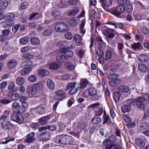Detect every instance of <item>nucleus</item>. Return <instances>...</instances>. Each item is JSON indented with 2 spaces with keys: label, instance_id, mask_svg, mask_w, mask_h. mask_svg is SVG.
<instances>
[{
  "label": "nucleus",
  "instance_id": "nucleus-39",
  "mask_svg": "<svg viewBox=\"0 0 149 149\" xmlns=\"http://www.w3.org/2000/svg\"><path fill=\"white\" fill-rule=\"evenodd\" d=\"M15 139V138H10V137L8 136L3 139V140H6L5 141H1L0 140V144H7L9 142L13 141Z\"/></svg>",
  "mask_w": 149,
  "mask_h": 149
},
{
  "label": "nucleus",
  "instance_id": "nucleus-48",
  "mask_svg": "<svg viewBox=\"0 0 149 149\" xmlns=\"http://www.w3.org/2000/svg\"><path fill=\"white\" fill-rule=\"evenodd\" d=\"M68 42L66 41H60L57 44V46L60 49L63 47L64 46H66L68 44Z\"/></svg>",
  "mask_w": 149,
  "mask_h": 149
},
{
  "label": "nucleus",
  "instance_id": "nucleus-9",
  "mask_svg": "<svg viewBox=\"0 0 149 149\" xmlns=\"http://www.w3.org/2000/svg\"><path fill=\"white\" fill-rule=\"evenodd\" d=\"M100 104L98 102H96L95 103L92 104L89 106L90 108H92L96 111L97 109H98L99 110H97V112L96 113V115L98 116H101L103 110L102 108L100 107Z\"/></svg>",
  "mask_w": 149,
  "mask_h": 149
},
{
  "label": "nucleus",
  "instance_id": "nucleus-46",
  "mask_svg": "<svg viewBox=\"0 0 149 149\" xmlns=\"http://www.w3.org/2000/svg\"><path fill=\"white\" fill-rule=\"evenodd\" d=\"M73 39L75 42L78 44L81 43L82 40L81 36L78 34L75 35L74 36Z\"/></svg>",
  "mask_w": 149,
  "mask_h": 149
},
{
  "label": "nucleus",
  "instance_id": "nucleus-19",
  "mask_svg": "<svg viewBox=\"0 0 149 149\" xmlns=\"http://www.w3.org/2000/svg\"><path fill=\"white\" fill-rule=\"evenodd\" d=\"M17 64V61L14 59H12L9 60L7 63V66L8 67L12 69L14 68Z\"/></svg>",
  "mask_w": 149,
  "mask_h": 149
},
{
  "label": "nucleus",
  "instance_id": "nucleus-37",
  "mask_svg": "<svg viewBox=\"0 0 149 149\" xmlns=\"http://www.w3.org/2000/svg\"><path fill=\"white\" fill-rule=\"evenodd\" d=\"M89 95L91 97L95 96L97 94V91L95 88L90 87L88 89Z\"/></svg>",
  "mask_w": 149,
  "mask_h": 149
},
{
  "label": "nucleus",
  "instance_id": "nucleus-16",
  "mask_svg": "<svg viewBox=\"0 0 149 149\" xmlns=\"http://www.w3.org/2000/svg\"><path fill=\"white\" fill-rule=\"evenodd\" d=\"M149 127L148 124L146 123H143L138 127L139 130L142 133L148 129Z\"/></svg>",
  "mask_w": 149,
  "mask_h": 149
},
{
  "label": "nucleus",
  "instance_id": "nucleus-14",
  "mask_svg": "<svg viewBox=\"0 0 149 149\" xmlns=\"http://www.w3.org/2000/svg\"><path fill=\"white\" fill-rule=\"evenodd\" d=\"M50 136V134L49 132H45L39 134L38 138L39 139L42 141L49 139Z\"/></svg>",
  "mask_w": 149,
  "mask_h": 149
},
{
  "label": "nucleus",
  "instance_id": "nucleus-64",
  "mask_svg": "<svg viewBox=\"0 0 149 149\" xmlns=\"http://www.w3.org/2000/svg\"><path fill=\"white\" fill-rule=\"evenodd\" d=\"M122 117L123 119L126 123H130L131 121V119L130 117L126 115H123Z\"/></svg>",
  "mask_w": 149,
  "mask_h": 149
},
{
  "label": "nucleus",
  "instance_id": "nucleus-29",
  "mask_svg": "<svg viewBox=\"0 0 149 149\" xmlns=\"http://www.w3.org/2000/svg\"><path fill=\"white\" fill-rule=\"evenodd\" d=\"M79 12V10L77 8H75L71 10L68 13V15L70 16H73L77 15Z\"/></svg>",
  "mask_w": 149,
  "mask_h": 149
},
{
  "label": "nucleus",
  "instance_id": "nucleus-33",
  "mask_svg": "<svg viewBox=\"0 0 149 149\" xmlns=\"http://www.w3.org/2000/svg\"><path fill=\"white\" fill-rule=\"evenodd\" d=\"M114 30L110 29H106V32L108 38H112L114 37Z\"/></svg>",
  "mask_w": 149,
  "mask_h": 149
},
{
  "label": "nucleus",
  "instance_id": "nucleus-45",
  "mask_svg": "<svg viewBox=\"0 0 149 149\" xmlns=\"http://www.w3.org/2000/svg\"><path fill=\"white\" fill-rule=\"evenodd\" d=\"M68 5V3L66 1L62 0L58 3V6L59 8H63L67 7Z\"/></svg>",
  "mask_w": 149,
  "mask_h": 149
},
{
  "label": "nucleus",
  "instance_id": "nucleus-18",
  "mask_svg": "<svg viewBox=\"0 0 149 149\" xmlns=\"http://www.w3.org/2000/svg\"><path fill=\"white\" fill-rule=\"evenodd\" d=\"M79 20L78 18L74 17L71 19L69 22V25L72 27H75L79 24Z\"/></svg>",
  "mask_w": 149,
  "mask_h": 149
},
{
  "label": "nucleus",
  "instance_id": "nucleus-55",
  "mask_svg": "<svg viewBox=\"0 0 149 149\" xmlns=\"http://www.w3.org/2000/svg\"><path fill=\"white\" fill-rule=\"evenodd\" d=\"M101 2L106 6H109L111 5L112 0H100Z\"/></svg>",
  "mask_w": 149,
  "mask_h": 149
},
{
  "label": "nucleus",
  "instance_id": "nucleus-26",
  "mask_svg": "<svg viewBox=\"0 0 149 149\" xmlns=\"http://www.w3.org/2000/svg\"><path fill=\"white\" fill-rule=\"evenodd\" d=\"M53 31L52 28L48 27L43 31L42 33L44 36H49L52 34Z\"/></svg>",
  "mask_w": 149,
  "mask_h": 149
},
{
  "label": "nucleus",
  "instance_id": "nucleus-17",
  "mask_svg": "<svg viewBox=\"0 0 149 149\" xmlns=\"http://www.w3.org/2000/svg\"><path fill=\"white\" fill-rule=\"evenodd\" d=\"M135 143L136 145L140 148V149H143L145 146V143L143 141L139 138L136 139Z\"/></svg>",
  "mask_w": 149,
  "mask_h": 149
},
{
  "label": "nucleus",
  "instance_id": "nucleus-7",
  "mask_svg": "<svg viewBox=\"0 0 149 149\" xmlns=\"http://www.w3.org/2000/svg\"><path fill=\"white\" fill-rule=\"evenodd\" d=\"M12 109L18 114H22L25 112V110H22L20 104L17 102H14L12 105Z\"/></svg>",
  "mask_w": 149,
  "mask_h": 149
},
{
  "label": "nucleus",
  "instance_id": "nucleus-34",
  "mask_svg": "<svg viewBox=\"0 0 149 149\" xmlns=\"http://www.w3.org/2000/svg\"><path fill=\"white\" fill-rule=\"evenodd\" d=\"M56 60L57 61L61 63H64L67 60V59L65 58V56H56Z\"/></svg>",
  "mask_w": 149,
  "mask_h": 149
},
{
  "label": "nucleus",
  "instance_id": "nucleus-22",
  "mask_svg": "<svg viewBox=\"0 0 149 149\" xmlns=\"http://www.w3.org/2000/svg\"><path fill=\"white\" fill-rule=\"evenodd\" d=\"M47 86L49 89L53 90L55 88V84L53 80L48 79L47 81Z\"/></svg>",
  "mask_w": 149,
  "mask_h": 149
},
{
  "label": "nucleus",
  "instance_id": "nucleus-28",
  "mask_svg": "<svg viewBox=\"0 0 149 149\" xmlns=\"http://www.w3.org/2000/svg\"><path fill=\"white\" fill-rule=\"evenodd\" d=\"M2 26L3 27L6 28L12 26L14 24L13 20H6L3 22Z\"/></svg>",
  "mask_w": 149,
  "mask_h": 149
},
{
  "label": "nucleus",
  "instance_id": "nucleus-20",
  "mask_svg": "<svg viewBox=\"0 0 149 149\" xmlns=\"http://www.w3.org/2000/svg\"><path fill=\"white\" fill-rule=\"evenodd\" d=\"M56 142L61 144H65V135H61L57 136Z\"/></svg>",
  "mask_w": 149,
  "mask_h": 149
},
{
  "label": "nucleus",
  "instance_id": "nucleus-51",
  "mask_svg": "<svg viewBox=\"0 0 149 149\" xmlns=\"http://www.w3.org/2000/svg\"><path fill=\"white\" fill-rule=\"evenodd\" d=\"M59 66L60 65L59 64L53 62L49 65V68L51 69L56 70L58 68Z\"/></svg>",
  "mask_w": 149,
  "mask_h": 149
},
{
  "label": "nucleus",
  "instance_id": "nucleus-10",
  "mask_svg": "<svg viewBox=\"0 0 149 149\" xmlns=\"http://www.w3.org/2000/svg\"><path fill=\"white\" fill-rule=\"evenodd\" d=\"M37 92L36 90L33 85L28 86L26 88V93L29 97H32Z\"/></svg>",
  "mask_w": 149,
  "mask_h": 149
},
{
  "label": "nucleus",
  "instance_id": "nucleus-5",
  "mask_svg": "<svg viewBox=\"0 0 149 149\" xmlns=\"http://www.w3.org/2000/svg\"><path fill=\"white\" fill-rule=\"evenodd\" d=\"M125 10V7L122 5H118L115 9H112L111 10V13L114 15L118 17L119 13H123Z\"/></svg>",
  "mask_w": 149,
  "mask_h": 149
},
{
  "label": "nucleus",
  "instance_id": "nucleus-54",
  "mask_svg": "<svg viewBox=\"0 0 149 149\" xmlns=\"http://www.w3.org/2000/svg\"><path fill=\"white\" fill-rule=\"evenodd\" d=\"M8 6V2L7 1H5L2 2L0 4V8L2 10H5Z\"/></svg>",
  "mask_w": 149,
  "mask_h": 149
},
{
  "label": "nucleus",
  "instance_id": "nucleus-31",
  "mask_svg": "<svg viewBox=\"0 0 149 149\" xmlns=\"http://www.w3.org/2000/svg\"><path fill=\"white\" fill-rule=\"evenodd\" d=\"M121 82V80L119 79H116L113 80L109 82V85L111 86H115L120 84Z\"/></svg>",
  "mask_w": 149,
  "mask_h": 149
},
{
  "label": "nucleus",
  "instance_id": "nucleus-36",
  "mask_svg": "<svg viewBox=\"0 0 149 149\" xmlns=\"http://www.w3.org/2000/svg\"><path fill=\"white\" fill-rule=\"evenodd\" d=\"M33 63L31 61H27L22 63L20 65L21 68L31 67L33 65Z\"/></svg>",
  "mask_w": 149,
  "mask_h": 149
},
{
  "label": "nucleus",
  "instance_id": "nucleus-2",
  "mask_svg": "<svg viewBox=\"0 0 149 149\" xmlns=\"http://www.w3.org/2000/svg\"><path fill=\"white\" fill-rule=\"evenodd\" d=\"M133 101V99H130L125 101L123 102V105L121 107L122 111L123 113H126L131 111V104H134Z\"/></svg>",
  "mask_w": 149,
  "mask_h": 149
},
{
  "label": "nucleus",
  "instance_id": "nucleus-61",
  "mask_svg": "<svg viewBox=\"0 0 149 149\" xmlns=\"http://www.w3.org/2000/svg\"><path fill=\"white\" fill-rule=\"evenodd\" d=\"M36 111L39 114H42L44 113L45 109L41 106L38 107L36 108Z\"/></svg>",
  "mask_w": 149,
  "mask_h": 149
},
{
  "label": "nucleus",
  "instance_id": "nucleus-13",
  "mask_svg": "<svg viewBox=\"0 0 149 149\" xmlns=\"http://www.w3.org/2000/svg\"><path fill=\"white\" fill-rule=\"evenodd\" d=\"M51 118L50 115L43 116L39 119V123L41 125H45L47 124L48 121Z\"/></svg>",
  "mask_w": 149,
  "mask_h": 149
},
{
  "label": "nucleus",
  "instance_id": "nucleus-38",
  "mask_svg": "<svg viewBox=\"0 0 149 149\" xmlns=\"http://www.w3.org/2000/svg\"><path fill=\"white\" fill-rule=\"evenodd\" d=\"M38 73L40 76H46L49 74V72L45 69H40L38 70Z\"/></svg>",
  "mask_w": 149,
  "mask_h": 149
},
{
  "label": "nucleus",
  "instance_id": "nucleus-60",
  "mask_svg": "<svg viewBox=\"0 0 149 149\" xmlns=\"http://www.w3.org/2000/svg\"><path fill=\"white\" fill-rule=\"evenodd\" d=\"M91 14L94 18L99 19L100 17V15L99 13L94 10L92 11Z\"/></svg>",
  "mask_w": 149,
  "mask_h": 149
},
{
  "label": "nucleus",
  "instance_id": "nucleus-63",
  "mask_svg": "<svg viewBox=\"0 0 149 149\" xmlns=\"http://www.w3.org/2000/svg\"><path fill=\"white\" fill-rule=\"evenodd\" d=\"M31 49V47L28 45L25 46L22 48L21 50V52L22 53H25L28 52Z\"/></svg>",
  "mask_w": 149,
  "mask_h": 149
},
{
  "label": "nucleus",
  "instance_id": "nucleus-25",
  "mask_svg": "<svg viewBox=\"0 0 149 149\" xmlns=\"http://www.w3.org/2000/svg\"><path fill=\"white\" fill-rule=\"evenodd\" d=\"M103 144L106 149H111L114 145L108 139L104 140L103 142Z\"/></svg>",
  "mask_w": 149,
  "mask_h": 149
},
{
  "label": "nucleus",
  "instance_id": "nucleus-57",
  "mask_svg": "<svg viewBox=\"0 0 149 149\" xmlns=\"http://www.w3.org/2000/svg\"><path fill=\"white\" fill-rule=\"evenodd\" d=\"M98 45L97 48L98 49H104L106 47V45L105 42L103 41L97 44Z\"/></svg>",
  "mask_w": 149,
  "mask_h": 149
},
{
  "label": "nucleus",
  "instance_id": "nucleus-56",
  "mask_svg": "<svg viewBox=\"0 0 149 149\" xmlns=\"http://www.w3.org/2000/svg\"><path fill=\"white\" fill-rule=\"evenodd\" d=\"M100 121V118L97 116H95L93 118L92 120V123L94 124H97L99 123Z\"/></svg>",
  "mask_w": 149,
  "mask_h": 149
},
{
  "label": "nucleus",
  "instance_id": "nucleus-50",
  "mask_svg": "<svg viewBox=\"0 0 149 149\" xmlns=\"http://www.w3.org/2000/svg\"><path fill=\"white\" fill-rule=\"evenodd\" d=\"M29 5V4L27 2L24 1L21 4L19 8L21 10H25L28 8Z\"/></svg>",
  "mask_w": 149,
  "mask_h": 149
},
{
  "label": "nucleus",
  "instance_id": "nucleus-15",
  "mask_svg": "<svg viewBox=\"0 0 149 149\" xmlns=\"http://www.w3.org/2000/svg\"><path fill=\"white\" fill-rule=\"evenodd\" d=\"M35 133L34 132H32L29 133L26 136V139L25 141L27 143H31L35 140L34 138Z\"/></svg>",
  "mask_w": 149,
  "mask_h": 149
},
{
  "label": "nucleus",
  "instance_id": "nucleus-8",
  "mask_svg": "<svg viewBox=\"0 0 149 149\" xmlns=\"http://www.w3.org/2000/svg\"><path fill=\"white\" fill-rule=\"evenodd\" d=\"M55 98L58 101H62L66 97L65 92L60 90L55 92Z\"/></svg>",
  "mask_w": 149,
  "mask_h": 149
},
{
  "label": "nucleus",
  "instance_id": "nucleus-35",
  "mask_svg": "<svg viewBox=\"0 0 149 149\" xmlns=\"http://www.w3.org/2000/svg\"><path fill=\"white\" fill-rule=\"evenodd\" d=\"M85 24V21L82 20L81 21V23L79 26V32L83 34H84L85 33L86 31L84 29V27Z\"/></svg>",
  "mask_w": 149,
  "mask_h": 149
},
{
  "label": "nucleus",
  "instance_id": "nucleus-52",
  "mask_svg": "<svg viewBox=\"0 0 149 149\" xmlns=\"http://www.w3.org/2000/svg\"><path fill=\"white\" fill-rule=\"evenodd\" d=\"M28 79L31 83L36 82L37 81V76L34 74L31 75L29 77Z\"/></svg>",
  "mask_w": 149,
  "mask_h": 149
},
{
  "label": "nucleus",
  "instance_id": "nucleus-47",
  "mask_svg": "<svg viewBox=\"0 0 149 149\" xmlns=\"http://www.w3.org/2000/svg\"><path fill=\"white\" fill-rule=\"evenodd\" d=\"M29 41V38L27 37H23L21 38L19 40L20 44L25 45Z\"/></svg>",
  "mask_w": 149,
  "mask_h": 149
},
{
  "label": "nucleus",
  "instance_id": "nucleus-49",
  "mask_svg": "<svg viewBox=\"0 0 149 149\" xmlns=\"http://www.w3.org/2000/svg\"><path fill=\"white\" fill-rule=\"evenodd\" d=\"M73 140V138L72 136L69 135H65V144L72 143Z\"/></svg>",
  "mask_w": 149,
  "mask_h": 149
},
{
  "label": "nucleus",
  "instance_id": "nucleus-11",
  "mask_svg": "<svg viewBox=\"0 0 149 149\" xmlns=\"http://www.w3.org/2000/svg\"><path fill=\"white\" fill-rule=\"evenodd\" d=\"M60 51L62 55L65 56V58L71 57L74 55L73 52L72 51L68 50L66 48L61 49Z\"/></svg>",
  "mask_w": 149,
  "mask_h": 149
},
{
  "label": "nucleus",
  "instance_id": "nucleus-43",
  "mask_svg": "<svg viewBox=\"0 0 149 149\" xmlns=\"http://www.w3.org/2000/svg\"><path fill=\"white\" fill-rule=\"evenodd\" d=\"M119 77V75L117 74L113 73L108 75L107 77V79L109 80H113Z\"/></svg>",
  "mask_w": 149,
  "mask_h": 149
},
{
  "label": "nucleus",
  "instance_id": "nucleus-59",
  "mask_svg": "<svg viewBox=\"0 0 149 149\" xmlns=\"http://www.w3.org/2000/svg\"><path fill=\"white\" fill-rule=\"evenodd\" d=\"M118 50L121 54H122V51L124 47L123 43H118L117 45Z\"/></svg>",
  "mask_w": 149,
  "mask_h": 149
},
{
  "label": "nucleus",
  "instance_id": "nucleus-6",
  "mask_svg": "<svg viewBox=\"0 0 149 149\" xmlns=\"http://www.w3.org/2000/svg\"><path fill=\"white\" fill-rule=\"evenodd\" d=\"M17 113L14 112L11 116L12 120L19 124H22L24 121L23 117L21 115H19Z\"/></svg>",
  "mask_w": 149,
  "mask_h": 149
},
{
  "label": "nucleus",
  "instance_id": "nucleus-44",
  "mask_svg": "<svg viewBox=\"0 0 149 149\" xmlns=\"http://www.w3.org/2000/svg\"><path fill=\"white\" fill-rule=\"evenodd\" d=\"M34 88L37 91H40L42 90L43 87V84L41 83H38L33 85Z\"/></svg>",
  "mask_w": 149,
  "mask_h": 149
},
{
  "label": "nucleus",
  "instance_id": "nucleus-40",
  "mask_svg": "<svg viewBox=\"0 0 149 149\" xmlns=\"http://www.w3.org/2000/svg\"><path fill=\"white\" fill-rule=\"evenodd\" d=\"M30 41L31 44L34 45H38L40 43L39 39L36 37L31 38L30 39Z\"/></svg>",
  "mask_w": 149,
  "mask_h": 149
},
{
  "label": "nucleus",
  "instance_id": "nucleus-3",
  "mask_svg": "<svg viewBox=\"0 0 149 149\" xmlns=\"http://www.w3.org/2000/svg\"><path fill=\"white\" fill-rule=\"evenodd\" d=\"M134 100V104L136 102V107L139 110H143L145 108V106L143 102L145 101V99L142 97H140L136 99H133Z\"/></svg>",
  "mask_w": 149,
  "mask_h": 149
},
{
  "label": "nucleus",
  "instance_id": "nucleus-21",
  "mask_svg": "<svg viewBox=\"0 0 149 149\" xmlns=\"http://www.w3.org/2000/svg\"><path fill=\"white\" fill-rule=\"evenodd\" d=\"M113 55L112 52L110 49H107L105 52L104 59L105 60H108L112 58Z\"/></svg>",
  "mask_w": 149,
  "mask_h": 149
},
{
  "label": "nucleus",
  "instance_id": "nucleus-4",
  "mask_svg": "<svg viewBox=\"0 0 149 149\" xmlns=\"http://www.w3.org/2000/svg\"><path fill=\"white\" fill-rule=\"evenodd\" d=\"M56 31L58 32H64L69 30L67 25L64 23H59L55 26Z\"/></svg>",
  "mask_w": 149,
  "mask_h": 149
},
{
  "label": "nucleus",
  "instance_id": "nucleus-30",
  "mask_svg": "<svg viewBox=\"0 0 149 149\" xmlns=\"http://www.w3.org/2000/svg\"><path fill=\"white\" fill-rule=\"evenodd\" d=\"M138 68L140 71L143 72H147L149 71L148 68L143 64H139L138 65Z\"/></svg>",
  "mask_w": 149,
  "mask_h": 149
},
{
  "label": "nucleus",
  "instance_id": "nucleus-23",
  "mask_svg": "<svg viewBox=\"0 0 149 149\" xmlns=\"http://www.w3.org/2000/svg\"><path fill=\"white\" fill-rule=\"evenodd\" d=\"M139 61L142 63H146L148 61V56L144 54H141L139 56Z\"/></svg>",
  "mask_w": 149,
  "mask_h": 149
},
{
  "label": "nucleus",
  "instance_id": "nucleus-1",
  "mask_svg": "<svg viewBox=\"0 0 149 149\" xmlns=\"http://www.w3.org/2000/svg\"><path fill=\"white\" fill-rule=\"evenodd\" d=\"M88 84V81L84 79L81 81L79 83L76 84L75 82L69 83L66 87V90L70 89L68 94L73 95L76 93L79 90L82 91L87 86Z\"/></svg>",
  "mask_w": 149,
  "mask_h": 149
},
{
  "label": "nucleus",
  "instance_id": "nucleus-53",
  "mask_svg": "<svg viewBox=\"0 0 149 149\" xmlns=\"http://www.w3.org/2000/svg\"><path fill=\"white\" fill-rule=\"evenodd\" d=\"M141 46V44L139 42L137 43H134L131 45V47L133 49H139Z\"/></svg>",
  "mask_w": 149,
  "mask_h": 149
},
{
  "label": "nucleus",
  "instance_id": "nucleus-41",
  "mask_svg": "<svg viewBox=\"0 0 149 149\" xmlns=\"http://www.w3.org/2000/svg\"><path fill=\"white\" fill-rule=\"evenodd\" d=\"M121 96V93L118 92H115L113 94V99L116 102L119 101Z\"/></svg>",
  "mask_w": 149,
  "mask_h": 149
},
{
  "label": "nucleus",
  "instance_id": "nucleus-32",
  "mask_svg": "<svg viewBox=\"0 0 149 149\" xmlns=\"http://www.w3.org/2000/svg\"><path fill=\"white\" fill-rule=\"evenodd\" d=\"M118 90L122 93H126L129 91L130 89L127 86H121L118 87Z\"/></svg>",
  "mask_w": 149,
  "mask_h": 149
},
{
  "label": "nucleus",
  "instance_id": "nucleus-42",
  "mask_svg": "<svg viewBox=\"0 0 149 149\" xmlns=\"http://www.w3.org/2000/svg\"><path fill=\"white\" fill-rule=\"evenodd\" d=\"M15 81L17 85H21L24 83L25 81L24 78L20 77L17 78L16 79Z\"/></svg>",
  "mask_w": 149,
  "mask_h": 149
},
{
  "label": "nucleus",
  "instance_id": "nucleus-58",
  "mask_svg": "<svg viewBox=\"0 0 149 149\" xmlns=\"http://www.w3.org/2000/svg\"><path fill=\"white\" fill-rule=\"evenodd\" d=\"M15 17V14L13 13H7L6 15V17L8 19H14Z\"/></svg>",
  "mask_w": 149,
  "mask_h": 149
},
{
  "label": "nucleus",
  "instance_id": "nucleus-24",
  "mask_svg": "<svg viewBox=\"0 0 149 149\" xmlns=\"http://www.w3.org/2000/svg\"><path fill=\"white\" fill-rule=\"evenodd\" d=\"M23 69L21 71L20 73L22 76H24L28 74L31 71V67L23 68Z\"/></svg>",
  "mask_w": 149,
  "mask_h": 149
},
{
  "label": "nucleus",
  "instance_id": "nucleus-27",
  "mask_svg": "<svg viewBox=\"0 0 149 149\" xmlns=\"http://www.w3.org/2000/svg\"><path fill=\"white\" fill-rule=\"evenodd\" d=\"M11 99L7 97H3L0 99V102L4 105L9 104L11 102Z\"/></svg>",
  "mask_w": 149,
  "mask_h": 149
},
{
  "label": "nucleus",
  "instance_id": "nucleus-62",
  "mask_svg": "<svg viewBox=\"0 0 149 149\" xmlns=\"http://www.w3.org/2000/svg\"><path fill=\"white\" fill-rule=\"evenodd\" d=\"M65 67L67 69L70 70H72L74 69V66L73 65L69 62L66 63Z\"/></svg>",
  "mask_w": 149,
  "mask_h": 149
},
{
  "label": "nucleus",
  "instance_id": "nucleus-12",
  "mask_svg": "<svg viewBox=\"0 0 149 149\" xmlns=\"http://www.w3.org/2000/svg\"><path fill=\"white\" fill-rule=\"evenodd\" d=\"M1 127L6 130H8L12 128L13 125L10 121L4 120L1 123Z\"/></svg>",
  "mask_w": 149,
  "mask_h": 149
}]
</instances>
